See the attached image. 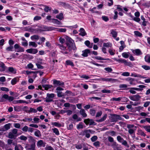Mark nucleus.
<instances>
[{
	"label": "nucleus",
	"mask_w": 150,
	"mask_h": 150,
	"mask_svg": "<svg viewBox=\"0 0 150 150\" xmlns=\"http://www.w3.org/2000/svg\"><path fill=\"white\" fill-rule=\"evenodd\" d=\"M0 67L2 68L1 69H0V71H5L6 70V67L5 66L4 64L2 62H1V64L0 63Z\"/></svg>",
	"instance_id": "412c9836"
},
{
	"label": "nucleus",
	"mask_w": 150,
	"mask_h": 150,
	"mask_svg": "<svg viewBox=\"0 0 150 150\" xmlns=\"http://www.w3.org/2000/svg\"><path fill=\"white\" fill-rule=\"evenodd\" d=\"M46 143L43 142L42 140H40L37 143V145L38 147H43L45 146Z\"/></svg>",
	"instance_id": "f8f14e48"
},
{
	"label": "nucleus",
	"mask_w": 150,
	"mask_h": 150,
	"mask_svg": "<svg viewBox=\"0 0 150 150\" xmlns=\"http://www.w3.org/2000/svg\"><path fill=\"white\" fill-rule=\"evenodd\" d=\"M82 54L81 55L83 57H87L88 54L90 55L92 54V52H91L90 50L89 49H86L82 51Z\"/></svg>",
	"instance_id": "6e6552de"
},
{
	"label": "nucleus",
	"mask_w": 150,
	"mask_h": 150,
	"mask_svg": "<svg viewBox=\"0 0 150 150\" xmlns=\"http://www.w3.org/2000/svg\"><path fill=\"white\" fill-rule=\"evenodd\" d=\"M56 29H57V30L58 31L60 32L65 33L67 31V29L65 28H56Z\"/></svg>",
	"instance_id": "f704fd0d"
},
{
	"label": "nucleus",
	"mask_w": 150,
	"mask_h": 150,
	"mask_svg": "<svg viewBox=\"0 0 150 150\" xmlns=\"http://www.w3.org/2000/svg\"><path fill=\"white\" fill-rule=\"evenodd\" d=\"M14 48L13 46H10L6 48V50L8 51L12 52Z\"/></svg>",
	"instance_id": "ea45409f"
},
{
	"label": "nucleus",
	"mask_w": 150,
	"mask_h": 150,
	"mask_svg": "<svg viewBox=\"0 0 150 150\" xmlns=\"http://www.w3.org/2000/svg\"><path fill=\"white\" fill-rule=\"evenodd\" d=\"M53 84L54 86H61L63 87L64 86V82L59 80H57L55 79L53 80Z\"/></svg>",
	"instance_id": "39448f33"
},
{
	"label": "nucleus",
	"mask_w": 150,
	"mask_h": 150,
	"mask_svg": "<svg viewBox=\"0 0 150 150\" xmlns=\"http://www.w3.org/2000/svg\"><path fill=\"white\" fill-rule=\"evenodd\" d=\"M117 141L120 143L122 142V141L124 140L123 138H122L121 136H117Z\"/></svg>",
	"instance_id": "680f3d73"
},
{
	"label": "nucleus",
	"mask_w": 150,
	"mask_h": 150,
	"mask_svg": "<svg viewBox=\"0 0 150 150\" xmlns=\"http://www.w3.org/2000/svg\"><path fill=\"white\" fill-rule=\"evenodd\" d=\"M79 31L80 32L79 35L82 36H84L87 35L85 30L83 28H81Z\"/></svg>",
	"instance_id": "4468645a"
},
{
	"label": "nucleus",
	"mask_w": 150,
	"mask_h": 150,
	"mask_svg": "<svg viewBox=\"0 0 150 150\" xmlns=\"http://www.w3.org/2000/svg\"><path fill=\"white\" fill-rule=\"evenodd\" d=\"M52 22L55 24L57 25H61L62 24L61 22L57 19L52 18Z\"/></svg>",
	"instance_id": "5701e85b"
},
{
	"label": "nucleus",
	"mask_w": 150,
	"mask_h": 150,
	"mask_svg": "<svg viewBox=\"0 0 150 150\" xmlns=\"http://www.w3.org/2000/svg\"><path fill=\"white\" fill-rule=\"evenodd\" d=\"M140 98L141 97L138 95L129 96V98L131 100L136 101H138L140 99Z\"/></svg>",
	"instance_id": "9b49d317"
},
{
	"label": "nucleus",
	"mask_w": 150,
	"mask_h": 150,
	"mask_svg": "<svg viewBox=\"0 0 150 150\" xmlns=\"http://www.w3.org/2000/svg\"><path fill=\"white\" fill-rule=\"evenodd\" d=\"M115 61L118 62L119 63L124 64L125 65L126 62V60L123 59H115Z\"/></svg>",
	"instance_id": "6ab92c4d"
},
{
	"label": "nucleus",
	"mask_w": 150,
	"mask_h": 150,
	"mask_svg": "<svg viewBox=\"0 0 150 150\" xmlns=\"http://www.w3.org/2000/svg\"><path fill=\"white\" fill-rule=\"evenodd\" d=\"M122 76H128L130 75V73L128 72H123L121 74Z\"/></svg>",
	"instance_id": "13d9d810"
},
{
	"label": "nucleus",
	"mask_w": 150,
	"mask_h": 150,
	"mask_svg": "<svg viewBox=\"0 0 150 150\" xmlns=\"http://www.w3.org/2000/svg\"><path fill=\"white\" fill-rule=\"evenodd\" d=\"M103 46L104 47H111L112 44L110 42L104 43H103Z\"/></svg>",
	"instance_id": "58836bf2"
},
{
	"label": "nucleus",
	"mask_w": 150,
	"mask_h": 150,
	"mask_svg": "<svg viewBox=\"0 0 150 150\" xmlns=\"http://www.w3.org/2000/svg\"><path fill=\"white\" fill-rule=\"evenodd\" d=\"M11 125V124L10 123H8L4 126V127L5 129L6 130V131H7L10 129Z\"/></svg>",
	"instance_id": "473e14b6"
},
{
	"label": "nucleus",
	"mask_w": 150,
	"mask_h": 150,
	"mask_svg": "<svg viewBox=\"0 0 150 150\" xmlns=\"http://www.w3.org/2000/svg\"><path fill=\"white\" fill-rule=\"evenodd\" d=\"M72 118L75 120H76V122H79L81 120V118L78 117L77 115L74 114L72 116Z\"/></svg>",
	"instance_id": "aec40b11"
},
{
	"label": "nucleus",
	"mask_w": 150,
	"mask_h": 150,
	"mask_svg": "<svg viewBox=\"0 0 150 150\" xmlns=\"http://www.w3.org/2000/svg\"><path fill=\"white\" fill-rule=\"evenodd\" d=\"M104 69L108 73L111 72L113 71L112 69L110 67H106Z\"/></svg>",
	"instance_id": "c03bdc74"
},
{
	"label": "nucleus",
	"mask_w": 150,
	"mask_h": 150,
	"mask_svg": "<svg viewBox=\"0 0 150 150\" xmlns=\"http://www.w3.org/2000/svg\"><path fill=\"white\" fill-rule=\"evenodd\" d=\"M43 88H44V90H49L50 91V89L53 88V86L51 85L50 84H44L42 85Z\"/></svg>",
	"instance_id": "ddd939ff"
},
{
	"label": "nucleus",
	"mask_w": 150,
	"mask_h": 150,
	"mask_svg": "<svg viewBox=\"0 0 150 150\" xmlns=\"http://www.w3.org/2000/svg\"><path fill=\"white\" fill-rule=\"evenodd\" d=\"M96 113V111L94 110L91 109L90 110V114L93 116L95 115Z\"/></svg>",
	"instance_id": "4d7b16f0"
},
{
	"label": "nucleus",
	"mask_w": 150,
	"mask_h": 150,
	"mask_svg": "<svg viewBox=\"0 0 150 150\" xmlns=\"http://www.w3.org/2000/svg\"><path fill=\"white\" fill-rule=\"evenodd\" d=\"M91 132L93 131H92L90 129L86 130H84L83 132H81V134L82 136L85 135V137L87 138H89L90 137V133H91Z\"/></svg>",
	"instance_id": "1a4fd4ad"
},
{
	"label": "nucleus",
	"mask_w": 150,
	"mask_h": 150,
	"mask_svg": "<svg viewBox=\"0 0 150 150\" xmlns=\"http://www.w3.org/2000/svg\"><path fill=\"white\" fill-rule=\"evenodd\" d=\"M129 83L131 84H134V81H135V79L133 78H131L129 77Z\"/></svg>",
	"instance_id": "864d4df0"
},
{
	"label": "nucleus",
	"mask_w": 150,
	"mask_h": 150,
	"mask_svg": "<svg viewBox=\"0 0 150 150\" xmlns=\"http://www.w3.org/2000/svg\"><path fill=\"white\" fill-rule=\"evenodd\" d=\"M110 119L112 122H116L118 120H122V118L119 115L112 114L110 115Z\"/></svg>",
	"instance_id": "20e7f679"
},
{
	"label": "nucleus",
	"mask_w": 150,
	"mask_h": 150,
	"mask_svg": "<svg viewBox=\"0 0 150 150\" xmlns=\"http://www.w3.org/2000/svg\"><path fill=\"white\" fill-rule=\"evenodd\" d=\"M64 90V89L60 87H58L56 89V92L57 94H64L62 93V91ZM64 94H71V93L69 91H67Z\"/></svg>",
	"instance_id": "0eeeda50"
},
{
	"label": "nucleus",
	"mask_w": 150,
	"mask_h": 150,
	"mask_svg": "<svg viewBox=\"0 0 150 150\" xmlns=\"http://www.w3.org/2000/svg\"><path fill=\"white\" fill-rule=\"evenodd\" d=\"M102 80L103 81L110 82L113 81L115 80V79L112 78H102Z\"/></svg>",
	"instance_id": "cd10ccee"
},
{
	"label": "nucleus",
	"mask_w": 150,
	"mask_h": 150,
	"mask_svg": "<svg viewBox=\"0 0 150 150\" xmlns=\"http://www.w3.org/2000/svg\"><path fill=\"white\" fill-rule=\"evenodd\" d=\"M101 92L103 93H111L110 90H107L106 89H104L101 90Z\"/></svg>",
	"instance_id": "bf43d9fd"
},
{
	"label": "nucleus",
	"mask_w": 150,
	"mask_h": 150,
	"mask_svg": "<svg viewBox=\"0 0 150 150\" xmlns=\"http://www.w3.org/2000/svg\"><path fill=\"white\" fill-rule=\"evenodd\" d=\"M29 45L30 46H32L34 47H37L38 46L36 43L34 42H30Z\"/></svg>",
	"instance_id": "e433bc0d"
},
{
	"label": "nucleus",
	"mask_w": 150,
	"mask_h": 150,
	"mask_svg": "<svg viewBox=\"0 0 150 150\" xmlns=\"http://www.w3.org/2000/svg\"><path fill=\"white\" fill-rule=\"evenodd\" d=\"M133 53L137 56H139L142 54L141 50L139 49H137L132 51Z\"/></svg>",
	"instance_id": "2eb2a0df"
},
{
	"label": "nucleus",
	"mask_w": 150,
	"mask_h": 150,
	"mask_svg": "<svg viewBox=\"0 0 150 150\" xmlns=\"http://www.w3.org/2000/svg\"><path fill=\"white\" fill-rule=\"evenodd\" d=\"M29 142H32V143H35V140L33 138V137L31 136L29 137Z\"/></svg>",
	"instance_id": "4c0bfd02"
},
{
	"label": "nucleus",
	"mask_w": 150,
	"mask_h": 150,
	"mask_svg": "<svg viewBox=\"0 0 150 150\" xmlns=\"http://www.w3.org/2000/svg\"><path fill=\"white\" fill-rule=\"evenodd\" d=\"M54 97V94H47L45 101L47 102H50L53 101L52 98Z\"/></svg>",
	"instance_id": "9d476101"
},
{
	"label": "nucleus",
	"mask_w": 150,
	"mask_h": 150,
	"mask_svg": "<svg viewBox=\"0 0 150 150\" xmlns=\"http://www.w3.org/2000/svg\"><path fill=\"white\" fill-rule=\"evenodd\" d=\"M30 38L32 40H38L39 39V36L38 35H34L31 37Z\"/></svg>",
	"instance_id": "c9c22d12"
},
{
	"label": "nucleus",
	"mask_w": 150,
	"mask_h": 150,
	"mask_svg": "<svg viewBox=\"0 0 150 150\" xmlns=\"http://www.w3.org/2000/svg\"><path fill=\"white\" fill-rule=\"evenodd\" d=\"M83 123L82 122H80L78 125H77V128L78 129H83Z\"/></svg>",
	"instance_id": "a18cd8bd"
},
{
	"label": "nucleus",
	"mask_w": 150,
	"mask_h": 150,
	"mask_svg": "<svg viewBox=\"0 0 150 150\" xmlns=\"http://www.w3.org/2000/svg\"><path fill=\"white\" fill-rule=\"evenodd\" d=\"M142 67L146 70H149L150 69V67L146 65H143L142 66Z\"/></svg>",
	"instance_id": "3c124183"
},
{
	"label": "nucleus",
	"mask_w": 150,
	"mask_h": 150,
	"mask_svg": "<svg viewBox=\"0 0 150 150\" xmlns=\"http://www.w3.org/2000/svg\"><path fill=\"white\" fill-rule=\"evenodd\" d=\"M35 147V143H32L28 148V150H36Z\"/></svg>",
	"instance_id": "a878e982"
},
{
	"label": "nucleus",
	"mask_w": 150,
	"mask_h": 150,
	"mask_svg": "<svg viewBox=\"0 0 150 150\" xmlns=\"http://www.w3.org/2000/svg\"><path fill=\"white\" fill-rule=\"evenodd\" d=\"M17 78V77H16L11 80V83L12 85H14L16 83Z\"/></svg>",
	"instance_id": "c756f323"
},
{
	"label": "nucleus",
	"mask_w": 150,
	"mask_h": 150,
	"mask_svg": "<svg viewBox=\"0 0 150 150\" xmlns=\"http://www.w3.org/2000/svg\"><path fill=\"white\" fill-rule=\"evenodd\" d=\"M52 125L56 127H60L61 126V124L57 122H52Z\"/></svg>",
	"instance_id": "49530a36"
},
{
	"label": "nucleus",
	"mask_w": 150,
	"mask_h": 150,
	"mask_svg": "<svg viewBox=\"0 0 150 150\" xmlns=\"http://www.w3.org/2000/svg\"><path fill=\"white\" fill-rule=\"evenodd\" d=\"M144 128L148 132L150 133V126H144Z\"/></svg>",
	"instance_id": "0e129e2a"
},
{
	"label": "nucleus",
	"mask_w": 150,
	"mask_h": 150,
	"mask_svg": "<svg viewBox=\"0 0 150 150\" xmlns=\"http://www.w3.org/2000/svg\"><path fill=\"white\" fill-rule=\"evenodd\" d=\"M129 52H124L122 54V55L123 57L125 58H127L129 57Z\"/></svg>",
	"instance_id": "72a5a7b5"
},
{
	"label": "nucleus",
	"mask_w": 150,
	"mask_h": 150,
	"mask_svg": "<svg viewBox=\"0 0 150 150\" xmlns=\"http://www.w3.org/2000/svg\"><path fill=\"white\" fill-rule=\"evenodd\" d=\"M40 6H45V8L44 9V11L46 12L47 13L49 11H50L51 10V9L49 7L47 6H46V5L44 6V5H42V4L40 5Z\"/></svg>",
	"instance_id": "a19ab883"
},
{
	"label": "nucleus",
	"mask_w": 150,
	"mask_h": 150,
	"mask_svg": "<svg viewBox=\"0 0 150 150\" xmlns=\"http://www.w3.org/2000/svg\"><path fill=\"white\" fill-rule=\"evenodd\" d=\"M91 141L92 142H94L98 139V137L96 136H94L91 138Z\"/></svg>",
	"instance_id": "338daca9"
},
{
	"label": "nucleus",
	"mask_w": 150,
	"mask_h": 150,
	"mask_svg": "<svg viewBox=\"0 0 150 150\" xmlns=\"http://www.w3.org/2000/svg\"><path fill=\"white\" fill-rule=\"evenodd\" d=\"M34 134L36 136L39 137L41 136V132L40 130H37L34 133Z\"/></svg>",
	"instance_id": "79ce46f5"
},
{
	"label": "nucleus",
	"mask_w": 150,
	"mask_h": 150,
	"mask_svg": "<svg viewBox=\"0 0 150 150\" xmlns=\"http://www.w3.org/2000/svg\"><path fill=\"white\" fill-rule=\"evenodd\" d=\"M110 34L112 35V36L114 38H116L117 36V32L114 29H112L110 30Z\"/></svg>",
	"instance_id": "a211bd4d"
},
{
	"label": "nucleus",
	"mask_w": 150,
	"mask_h": 150,
	"mask_svg": "<svg viewBox=\"0 0 150 150\" xmlns=\"http://www.w3.org/2000/svg\"><path fill=\"white\" fill-rule=\"evenodd\" d=\"M65 44L67 47V50L69 52L72 50L74 53L76 52L77 48L74 42V41L71 38H69L68 39V42H66Z\"/></svg>",
	"instance_id": "f257e3e1"
},
{
	"label": "nucleus",
	"mask_w": 150,
	"mask_h": 150,
	"mask_svg": "<svg viewBox=\"0 0 150 150\" xmlns=\"http://www.w3.org/2000/svg\"><path fill=\"white\" fill-rule=\"evenodd\" d=\"M122 144L125 146H126L127 147H129V146L128 144L127 143V141L126 140H123V141H122Z\"/></svg>",
	"instance_id": "5fc2aeb1"
},
{
	"label": "nucleus",
	"mask_w": 150,
	"mask_h": 150,
	"mask_svg": "<svg viewBox=\"0 0 150 150\" xmlns=\"http://www.w3.org/2000/svg\"><path fill=\"white\" fill-rule=\"evenodd\" d=\"M65 63L67 65L71 66V67H74V65L73 62L70 60H67L66 61Z\"/></svg>",
	"instance_id": "393cba45"
},
{
	"label": "nucleus",
	"mask_w": 150,
	"mask_h": 150,
	"mask_svg": "<svg viewBox=\"0 0 150 150\" xmlns=\"http://www.w3.org/2000/svg\"><path fill=\"white\" fill-rule=\"evenodd\" d=\"M131 88H128L126 90H128V91L132 94H135L136 93V92L134 91V90H132V89H131Z\"/></svg>",
	"instance_id": "de8ad7c7"
},
{
	"label": "nucleus",
	"mask_w": 150,
	"mask_h": 150,
	"mask_svg": "<svg viewBox=\"0 0 150 150\" xmlns=\"http://www.w3.org/2000/svg\"><path fill=\"white\" fill-rule=\"evenodd\" d=\"M23 147L21 145L18 144L15 146V150H23Z\"/></svg>",
	"instance_id": "b1692460"
},
{
	"label": "nucleus",
	"mask_w": 150,
	"mask_h": 150,
	"mask_svg": "<svg viewBox=\"0 0 150 150\" xmlns=\"http://www.w3.org/2000/svg\"><path fill=\"white\" fill-rule=\"evenodd\" d=\"M102 18V19L105 22H107L109 20V18L106 16H103Z\"/></svg>",
	"instance_id": "6e6d98bb"
},
{
	"label": "nucleus",
	"mask_w": 150,
	"mask_h": 150,
	"mask_svg": "<svg viewBox=\"0 0 150 150\" xmlns=\"http://www.w3.org/2000/svg\"><path fill=\"white\" fill-rule=\"evenodd\" d=\"M133 20L139 23L140 21L141 20L139 17H134V18Z\"/></svg>",
	"instance_id": "69168bd1"
},
{
	"label": "nucleus",
	"mask_w": 150,
	"mask_h": 150,
	"mask_svg": "<svg viewBox=\"0 0 150 150\" xmlns=\"http://www.w3.org/2000/svg\"><path fill=\"white\" fill-rule=\"evenodd\" d=\"M114 52L111 49H109L108 50L109 52V53L111 55H113L115 54V50H114Z\"/></svg>",
	"instance_id": "052dcab7"
},
{
	"label": "nucleus",
	"mask_w": 150,
	"mask_h": 150,
	"mask_svg": "<svg viewBox=\"0 0 150 150\" xmlns=\"http://www.w3.org/2000/svg\"><path fill=\"white\" fill-rule=\"evenodd\" d=\"M84 44L88 47L89 48H92L93 47V43H91L88 40L84 42Z\"/></svg>",
	"instance_id": "f3484780"
},
{
	"label": "nucleus",
	"mask_w": 150,
	"mask_h": 150,
	"mask_svg": "<svg viewBox=\"0 0 150 150\" xmlns=\"http://www.w3.org/2000/svg\"><path fill=\"white\" fill-rule=\"evenodd\" d=\"M107 117V115H105L101 119L97 121L101 122L105 120Z\"/></svg>",
	"instance_id": "603ef678"
},
{
	"label": "nucleus",
	"mask_w": 150,
	"mask_h": 150,
	"mask_svg": "<svg viewBox=\"0 0 150 150\" xmlns=\"http://www.w3.org/2000/svg\"><path fill=\"white\" fill-rule=\"evenodd\" d=\"M56 18L60 20H62L63 18V13H61L56 16Z\"/></svg>",
	"instance_id": "2f4dec72"
},
{
	"label": "nucleus",
	"mask_w": 150,
	"mask_h": 150,
	"mask_svg": "<svg viewBox=\"0 0 150 150\" xmlns=\"http://www.w3.org/2000/svg\"><path fill=\"white\" fill-rule=\"evenodd\" d=\"M14 47L15 49L17 50L16 51L18 52H23L24 51V48L18 44L16 43L14 45Z\"/></svg>",
	"instance_id": "423d86ee"
},
{
	"label": "nucleus",
	"mask_w": 150,
	"mask_h": 150,
	"mask_svg": "<svg viewBox=\"0 0 150 150\" xmlns=\"http://www.w3.org/2000/svg\"><path fill=\"white\" fill-rule=\"evenodd\" d=\"M52 130L56 135H59V132L58 129L56 128H54L52 129Z\"/></svg>",
	"instance_id": "37998d69"
},
{
	"label": "nucleus",
	"mask_w": 150,
	"mask_h": 150,
	"mask_svg": "<svg viewBox=\"0 0 150 150\" xmlns=\"http://www.w3.org/2000/svg\"><path fill=\"white\" fill-rule=\"evenodd\" d=\"M100 143L99 141H97L93 143V145L96 147H98L100 146Z\"/></svg>",
	"instance_id": "774afa93"
},
{
	"label": "nucleus",
	"mask_w": 150,
	"mask_h": 150,
	"mask_svg": "<svg viewBox=\"0 0 150 150\" xmlns=\"http://www.w3.org/2000/svg\"><path fill=\"white\" fill-rule=\"evenodd\" d=\"M80 77L81 78L85 79H88L90 78V77L86 75V74L82 75L80 76Z\"/></svg>",
	"instance_id": "e2e57ef3"
},
{
	"label": "nucleus",
	"mask_w": 150,
	"mask_h": 150,
	"mask_svg": "<svg viewBox=\"0 0 150 150\" xmlns=\"http://www.w3.org/2000/svg\"><path fill=\"white\" fill-rule=\"evenodd\" d=\"M41 19L42 18L41 16H35L33 18V21H35L41 20Z\"/></svg>",
	"instance_id": "09e8293b"
},
{
	"label": "nucleus",
	"mask_w": 150,
	"mask_h": 150,
	"mask_svg": "<svg viewBox=\"0 0 150 150\" xmlns=\"http://www.w3.org/2000/svg\"><path fill=\"white\" fill-rule=\"evenodd\" d=\"M79 113L83 117H85L87 116V115L85 113V111L83 109H81L79 111Z\"/></svg>",
	"instance_id": "4be33fe9"
},
{
	"label": "nucleus",
	"mask_w": 150,
	"mask_h": 150,
	"mask_svg": "<svg viewBox=\"0 0 150 150\" xmlns=\"http://www.w3.org/2000/svg\"><path fill=\"white\" fill-rule=\"evenodd\" d=\"M26 112L28 113H30V112H34L35 113L37 112V110L34 108H30V110L29 111L26 110H25Z\"/></svg>",
	"instance_id": "7c9ffc66"
},
{
	"label": "nucleus",
	"mask_w": 150,
	"mask_h": 150,
	"mask_svg": "<svg viewBox=\"0 0 150 150\" xmlns=\"http://www.w3.org/2000/svg\"><path fill=\"white\" fill-rule=\"evenodd\" d=\"M39 28L44 29H38L37 31H39L40 32L44 31H51L53 30H55L56 28L53 27H49L45 25H43L41 26H39Z\"/></svg>",
	"instance_id": "7ed1b4c3"
},
{
	"label": "nucleus",
	"mask_w": 150,
	"mask_h": 150,
	"mask_svg": "<svg viewBox=\"0 0 150 150\" xmlns=\"http://www.w3.org/2000/svg\"><path fill=\"white\" fill-rule=\"evenodd\" d=\"M114 12L115 13V15L114 16L113 18L114 20H116L117 19L118 17V12L115 10H114Z\"/></svg>",
	"instance_id": "8fccbe9b"
},
{
	"label": "nucleus",
	"mask_w": 150,
	"mask_h": 150,
	"mask_svg": "<svg viewBox=\"0 0 150 150\" xmlns=\"http://www.w3.org/2000/svg\"><path fill=\"white\" fill-rule=\"evenodd\" d=\"M8 70L9 72L15 74L16 73V70L14 71V69L13 67H10L8 68Z\"/></svg>",
	"instance_id": "c85d7f7f"
},
{
	"label": "nucleus",
	"mask_w": 150,
	"mask_h": 150,
	"mask_svg": "<svg viewBox=\"0 0 150 150\" xmlns=\"http://www.w3.org/2000/svg\"><path fill=\"white\" fill-rule=\"evenodd\" d=\"M18 129H13L9 132L8 134V137L10 139H15L18 136Z\"/></svg>",
	"instance_id": "f03ea898"
},
{
	"label": "nucleus",
	"mask_w": 150,
	"mask_h": 150,
	"mask_svg": "<svg viewBox=\"0 0 150 150\" xmlns=\"http://www.w3.org/2000/svg\"><path fill=\"white\" fill-rule=\"evenodd\" d=\"M134 35L137 36L139 37H142V34L137 31H135L134 32Z\"/></svg>",
	"instance_id": "bb28decb"
},
{
	"label": "nucleus",
	"mask_w": 150,
	"mask_h": 150,
	"mask_svg": "<svg viewBox=\"0 0 150 150\" xmlns=\"http://www.w3.org/2000/svg\"><path fill=\"white\" fill-rule=\"evenodd\" d=\"M93 58H94V57H92ZM94 58H95L96 59L98 60H106L108 61H110L111 60L109 58H102L100 56H95Z\"/></svg>",
	"instance_id": "dca6fc26"
}]
</instances>
